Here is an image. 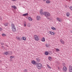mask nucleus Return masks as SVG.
Instances as JSON below:
<instances>
[{"mask_svg": "<svg viewBox=\"0 0 72 72\" xmlns=\"http://www.w3.org/2000/svg\"><path fill=\"white\" fill-rule=\"evenodd\" d=\"M43 15H45L47 18H48L50 16V14L49 13L47 12H43L42 13Z\"/></svg>", "mask_w": 72, "mask_h": 72, "instance_id": "1", "label": "nucleus"}, {"mask_svg": "<svg viewBox=\"0 0 72 72\" xmlns=\"http://www.w3.org/2000/svg\"><path fill=\"white\" fill-rule=\"evenodd\" d=\"M35 65L37 66V67L39 69H41L42 67V64L40 63L35 64Z\"/></svg>", "mask_w": 72, "mask_h": 72, "instance_id": "2", "label": "nucleus"}, {"mask_svg": "<svg viewBox=\"0 0 72 72\" xmlns=\"http://www.w3.org/2000/svg\"><path fill=\"white\" fill-rule=\"evenodd\" d=\"M11 26L12 27V31H13V32H15V31H16V29H15V27H14V24H12Z\"/></svg>", "mask_w": 72, "mask_h": 72, "instance_id": "3", "label": "nucleus"}, {"mask_svg": "<svg viewBox=\"0 0 72 72\" xmlns=\"http://www.w3.org/2000/svg\"><path fill=\"white\" fill-rule=\"evenodd\" d=\"M34 39L36 41H39V38L37 35H34Z\"/></svg>", "mask_w": 72, "mask_h": 72, "instance_id": "4", "label": "nucleus"}, {"mask_svg": "<svg viewBox=\"0 0 72 72\" xmlns=\"http://www.w3.org/2000/svg\"><path fill=\"white\" fill-rule=\"evenodd\" d=\"M67 67L65 66L63 68V70L64 72H66V71H67Z\"/></svg>", "mask_w": 72, "mask_h": 72, "instance_id": "5", "label": "nucleus"}, {"mask_svg": "<svg viewBox=\"0 0 72 72\" xmlns=\"http://www.w3.org/2000/svg\"><path fill=\"white\" fill-rule=\"evenodd\" d=\"M43 10H42V9H41V10H40V14L41 15H42V13H43L44 12H42V11Z\"/></svg>", "mask_w": 72, "mask_h": 72, "instance_id": "6", "label": "nucleus"}, {"mask_svg": "<svg viewBox=\"0 0 72 72\" xmlns=\"http://www.w3.org/2000/svg\"><path fill=\"white\" fill-rule=\"evenodd\" d=\"M40 17L39 16H37V19L38 20V21H39L40 20Z\"/></svg>", "mask_w": 72, "mask_h": 72, "instance_id": "7", "label": "nucleus"}, {"mask_svg": "<svg viewBox=\"0 0 72 72\" xmlns=\"http://www.w3.org/2000/svg\"><path fill=\"white\" fill-rule=\"evenodd\" d=\"M32 63L33 64H36V62H35V61L34 60H33L32 62Z\"/></svg>", "mask_w": 72, "mask_h": 72, "instance_id": "8", "label": "nucleus"}, {"mask_svg": "<svg viewBox=\"0 0 72 72\" xmlns=\"http://www.w3.org/2000/svg\"><path fill=\"white\" fill-rule=\"evenodd\" d=\"M46 3H47V4H49V3H51V1H50L49 0H48L46 1Z\"/></svg>", "mask_w": 72, "mask_h": 72, "instance_id": "9", "label": "nucleus"}, {"mask_svg": "<svg viewBox=\"0 0 72 72\" xmlns=\"http://www.w3.org/2000/svg\"><path fill=\"white\" fill-rule=\"evenodd\" d=\"M36 60L37 62H40V58H36Z\"/></svg>", "mask_w": 72, "mask_h": 72, "instance_id": "10", "label": "nucleus"}, {"mask_svg": "<svg viewBox=\"0 0 72 72\" xmlns=\"http://www.w3.org/2000/svg\"><path fill=\"white\" fill-rule=\"evenodd\" d=\"M60 41L62 44H64V41H63L62 39H60Z\"/></svg>", "mask_w": 72, "mask_h": 72, "instance_id": "11", "label": "nucleus"}, {"mask_svg": "<svg viewBox=\"0 0 72 72\" xmlns=\"http://www.w3.org/2000/svg\"><path fill=\"white\" fill-rule=\"evenodd\" d=\"M41 40L42 41H43V42H44V41H45V38L44 37H43V38L41 39Z\"/></svg>", "mask_w": 72, "mask_h": 72, "instance_id": "12", "label": "nucleus"}, {"mask_svg": "<svg viewBox=\"0 0 72 72\" xmlns=\"http://www.w3.org/2000/svg\"><path fill=\"white\" fill-rule=\"evenodd\" d=\"M28 19L29 21H32V18H31V17H28Z\"/></svg>", "mask_w": 72, "mask_h": 72, "instance_id": "13", "label": "nucleus"}, {"mask_svg": "<svg viewBox=\"0 0 72 72\" xmlns=\"http://www.w3.org/2000/svg\"><path fill=\"white\" fill-rule=\"evenodd\" d=\"M48 19V20H49V21H51V20H52V18H51V17H48V18H47Z\"/></svg>", "mask_w": 72, "mask_h": 72, "instance_id": "14", "label": "nucleus"}, {"mask_svg": "<svg viewBox=\"0 0 72 72\" xmlns=\"http://www.w3.org/2000/svg\"><path fill=\"white\" fill-rule=\"evenodd\" d=\"M49 32L51 35H54L55 33L51 31H50Z\"/></svg>", "mask_w": 72, "mask_h": 72, "instance_id": "15", "label": "nucleus"}, {"mask_svg": "<svg viewBox=\"0 0 72 72\" xmlns=\"http://www.w3.org/2000/svg\"><path fill=\"white\" fill-rule=\"evenodd\" d=\"M45 54L46 55H49V52L47 51H46L45 53Z\"/></svg>", "mask_w": 72, "mask_h": 72, "instance_id": "16", "label": "nucleus"}, {"mask_svg": "<svg viewBox=\"0 0 72 72\" xmlns=\"http://www.w3.org/2000/svg\"><path fill=\"white\" fill-rule=\"evenodd\" d=\"M12 7L13 8H14V9H17V7L15 6H12Z\"/></svg>", "mask_w": 72, "mask_h": 72, "instance_id": "17", "label": "nucleus"}, {"mask_svg": "<svg viewBox=\"0 0 72 72\" xmlns=\"http://www.w3.org/2000/svg\"><path fill=\"white\" fill-rule=\"evenodd\" d=\"M27 15H28V13L25 14H23L22 15V16H27Z\"/></svg>", "mask_w": 72, "mask_h": 72, "instance_id": "18", "label": "nucleus"}, {"mask_svg": "<svg viewBox=\"0 0 72 72\" xmlns=\"http://www.w3.org/2000/svg\"><path fill=\"white\" fill-rule=\"evenodd\" d=\"M66 15L68 17H69V15H70L69 13L67 12V13Z\"/></svg>", "mask_w": 72, "mask_h": 72, "instance_id": "19", "label": "nucleus"}, {"mask_svg": "<svg viewBox=\"0 0 72 72\" xmlns=\"http://www.w3.org/2000/svg\"><path fill=\"white\" fill-rule=\"evenodd\" d=\"M4 24L5 26H8V23H5Z\"/></svg>", "mask_w": 72, "mask_h": 72, "instance_id": "20", "label": "nucleus"}, {"mask_svg": "<svg viewBox=\"0 0 72 72\" xmlns=\"http://www.w3.org/2000/svg\"><path fill=\"white\" fill-rule=\"evenodd\" d=\"M56 19L58 21H59V22H60V19H59L58 17H57L56 18Z\"/></svg>", "mask_w": 72, "mask_h": 72, "instance_id": "21", "label": "nucleus"}, {"mask_svg": "<svg viewBox=\"0 0 72 72\" xmlns=\"http://www.w3.org/2000/svg\"><path fill=\"white\" fill-rule=\"evenodd\" d=\"M22 40H26V38L25 37H23L22 38Z\"/></svg>", "mask_w": 72, "mask_h": 72, "instance_id": "22", "label": "nucleus"}, {"mask_svg": "<svg viewBox=\"0 0 72 72\" xmlns=\"http://www.w3.org/2000/svg\"><path fill=\"white\" fill-rule=\"evenodd\" d=\"M47 66L48 68H50V69H51V67H50V66H49V65H48V64H47Z\"/></svg>", "mask_w": 72, "mask_h": 72, "instance_id": "23", "label": "nucleus"}, {"mask_svg": "<svg viewBox=\"0 0 72 72\" xmlns=\"http://www.w3.org/2000/svg\"><path fill=\"white\" fill-rule=\"evenodd\" d=\"M72 69V66L71 65L69 66V70Z\"/></svg>", "mask_w": 72, "mask_h": 72, "instance_id": "24", "label": "nucleus"}, {"mask_svg": "<svg viewBox=\"0 0 72 72\" xmlns=\"http://www.w3.org/2000/svg\"><path fill=\"white\" fill-rule=\"evenodd\" d=\"M48 59H49V60H51L52 58H51V57H48Z\"/></svg>", "mask_w": 72, "mask_h": 72, "instance_id": "25", "label": "nucleus"}, {"mask_svg": "<svg viewBox=\"0 0 72 72\" xmlns=\"http://www.w3.org/2000/svg\"><path fill=\"white\" fill-rule=\"evenodd\" d=\"M24 27H26L27 26V25H26V22H24Z\"/></svg>", "mask_w": 72, "mask_h": 72, "instance_id": "26", "label": "nucleus"}, {"mask_svg": "<svg viewBox=\"0 0 72 72\" xmlns=\"http://www.w3.org/2000/svg\"><path fill=\"white\" fill-rule=\"evenodd\" d=\"M4 54H5V55H7L8 54V52H5Z\"/></svg>", "mask_w": 72, "mask_h": 72, "instance_id": "27", "label": "nucleus"}, {"mask_svg": "<svg viewBox=\"0 0 72 72\" xmlns=\"http://www.w3.org/2000/svg\"><path fill=\"white\" fill-rule=\"evenodd\" d=\"M56 51H57V52H58V51H59V49L58 48H56Z\"/></svg>", "mask_w": 72, "mask_h": 72, "instance_id": "28", "label": "nucleus"}, {"mask_svg": "<svg viewBox=\"0 0 72 72\" xmlns=\"http://www.w3.org/2000/svg\"><path fill=\"white\" fill-rule=\"evenodd\" d=\"M24 72H27V69H25L24 70Z\"/></svg>", "mask_w": 72, "mask_h": 72, "instance_id": "29", "label": "nucleus"}, {"mask_svg": "<svg viewBox=\"0 0 72 72\" xmlns=\"http://www.w3.org/2000/svg\"><path fill=\"white\" fill-rule=\"evenodd\" d=\"M27 26L28 27H30V23H28V24Z\"/></svg>", "mask_w": 72, "mask_h": 72, "instance_id": "30", "label": "nucleus"}, {"mask_svg": "<svg viewBox=\"0 0 72 72\" xmlns=\"http://www.w3.org/2000/svg\"><path fill=\"white\" fill-rule=\"evenodd\" d=\"M51 29H52L53 30H55V28L54 27H51Z\"/></svg>", "mask_w": 72, "mask_h": 72, "instance_id": "31", "label": "nucleus"}, {"mask_svg": "<svg viewBox=\"0 0 72 72\" xmlns=\"http://www.w3.org/2000/svg\"><path fill=\"white\" fill-rule=\"evenodd\" d=\"M13 57H13V56H11L10 57V58H11V60H12V59H13Z\"/></svg>", "mask_w": 72, "mask_h": 72, "instance_id": "32", "label": "nucleus"}, {"mask_svg": "<svg viewBox=\"0 0 72 72\" xmlns=\"http://www.w3.org/2000/svg\"><path fill=\"white\" fill-rule=\"evenodd\" d=\"M69 9L71 10H72V6H70L69 7Z\"/></svg>", "mask_w": 72, "mask_h": 72, "instance_id": "33", "label": "nucleus"}, {"mask_svg": "<svg viewBox=\"0 0 72 72\" xmlns=\"http://www.w3.org/2000/svg\"><path fill=\"white\" fill-rule=\"evenodd\" d=\"M46 47H47V48L49 47V45H48V44H46Z\"/></svg>", "mask_w": 72, "mask_h": 72, "instance_id": "34", "label": "nucleus"}, {"mask_svg": "<svg viewBox=\"0 0 72 72\" xmlns=\"http://www.w3.org/2000/svg\"><path fill=\"white\" fill-rule=\"evenodd\" d=\"M5 35H6L5 34L3 33L2 34V36H5Z\"/></svg>", "mask_w": 72, "mask_h": 72, "instance_id": "35", "label": "nucleus"}, {"mask_svg": "<svg viewBox=\"0 0 72 72\" xmlns=\"http://www.w3.org/2000/svg\"><path fill=\"white\" fill-rule=\"evenodd\" d=\"M62 66H65V63H63L62 64Z\"/></svg>", "mask_w": 72, "mask_h": 72, "instance_id": "36", "label": "nucleus"}, {"mask_svg": "<svg viewBox=\"0 0 72 72\" xmlns=\"http://www.w3.org/2000/svg\"><path fill=\"white\" fill-rule=\"evenodd\" d=\"M1 45H4V43H3V42H1Z\"/></svg>", "mask_w": 72, "mask_h": 72, "instance_id": "37", "label": "nucleus"}, {"mask_svg": "<svg viewBox=\"0 0 72 72\" xmlns=\"http://www.w3.org/2000/svg\"><path fill=\"white\" fill-rule=\"evenodd\" d=\"M17 39L18 40H20V38H19V37L17 38Z\"/></svg>", "mask_w": 72, "mask_h": 72, "instance_id": "38", "label": "nucleus"}, {"mask_svg": "<svg viewBox=\"0 0 72 72\" xmlns=\"http://www.w3.org/2000/svg\"><path fill=\"white\" fill-rule=\"evenodd\" d=\"M69 71L70 72H72V69L69 70Z\"/></svg>", "mask_w": 72, "mask_h": 72, "instance_id": "39", "label": "nucleus"}, {"mask_svg": "<svg viewBox=\"0 0 72 72\" xmlns=\"http://www.w3.org/2000/svg\"><path fill=\"white\" fill-rule=\"evenodd\" d=\"M2 30H3L2 28H0V31H2Z\"/></svg>", "mask_w": 72, "mask_h": 72, "instance_id": "40", "label": "nucleus"}, {"mask_svg": "<svg viewBox=\"0 0 72 72\" xmlns=\"http://www.w3.org/2000/svg\"><path fill=\"white\" fill-rule=\"evenodd\" d=\"M1 48H3V49H4V46H1Z\"/></svg>", "mask_w": 72, "mask_h": 72, "instance_id": "41", "label": "nucleus"}, {"mask_svg": "<svg viewBox=\"0 0 72 72\" xmlns=\"http://www.w3.org/2000/svg\"><path fill=\"white\" fill-rule=\"evenodd\" d=\"M0 20H1V21H2V18H1V17H0Z\"/></svg>", "mask_w": 72, "mask_h": 72, "instance_id": "42", "label": "nucleus"}, {"mask_svg": "<svg viewBox=\"0 0 72 72\" xmlns=\"http://www.w3.org/2000/svg\"><path fill=\"white\" fill-rule=\"evenodd\" d=\"M58 70H60V67H58Z\"/></svg>", "mask_w": 72, "mask_h": 72, "instance_id": "43", "label": "nucleus"}, {"mask_svg": "<svg viewBox=\"0 0 72 72\" xmlns=\"http://www.w3.org/2000/svg\"><path fill=\"white\" fill-rule=\"evenodd\" d=\"M12 1H17V0H11Z\"/></svg>", "mask_w": 72, "mask_h": 72, "instance_id": "44", "label": "nucleus"}, {"mask_svg": "<svg viewBox=\"0 0 72 72\" xmlns=\"http://www.w3.org/2000/svg\"><path fill=\"white\" fill-rule=\"evenodd\" d=\"M10 53H11V54H12V51H11L10 52Z\"/></svg>", "mask_w": 72, "mask_h": 72, "instance_id": "45", "label": "nucleus"}, {"mask_svg": "<svg viewBox=\"0 0 72 72\" xmlns=\"http://www.w3.org/2000/svg\"><path fill=\"white\" fill-rule=\"evenodd\" d=\"M54 30H56V28H55V29Z\"/></svg>", "mask_w": 72, "mask_h": 72, "instance_id": "46", "label": "nucleus"}, {"mask_svg": "<svg viewBox=\"0 0 72 72\" xmlns=\"http://www.w3.org/2000/svg\"><path fill=\"white\" fill-rule=\"evenodd\" d=\"M46 0H43L44 1H46Z\"/></svg>", "mask_w": 72, "mask_h": 72, "instance_id": "47", "label": "nucleus"}, {"mask_svg": "<svg viewBox=\"0 0 72 72\" xmlns=\"http://www.w3.org/2000/svg\"><path fill=\"white\" fill-rule=\"evenodd\" d=\"M71 32L72 33V31H71Z\"/></svg>", "mask_w": 72, "mask_h": 72, "instance_id": "48", "label": "nucleus"}, {"mask_svg": "<svg viewBox=\"0 0 72 72\" xmlns=\"http://www.w3.org/2000/svg\"><path fill=\"white\" fill-rule=\"evenodd\" d=\"M0 62H1V60H0Z\"/></svg>", "mask_w": 72, "mask_h": 72, "instance_id": "49", "label": "nucleus"}, {"mask_svg": "<svg viewBox=\"0 0 72 72\" xmlns=\"http://www.w3.org/2000/svg\"><path fill=\"white\" fill-rule=\"evenodd\" d=\"M7 46V47H8V46Z\"/></svg>", "mask_w": 72, "mask_h": 72, "instance_id": "50", "label": "nucleus"}, {"mask_svg": "<svg viewBox=\"0 0 72 72\" xmlns=\"http://www.w3.org/2000/svg\"><path fill=\"white\" fill-rule=\"evenodd\" d=\"M60 64V63H58V64Z\"/></svg>", "mask_w": 72, "mask_h": 72, "instance_id": "51", "label": "nucleus"}, {"mask_svg": "<svg viewBox=\"0 0 72 72\" xmlns=\"http://www.w3.org/2000/svg\"><path fill=\"white\" fill-rule=\"evenodd\" d=\"M0 72H1V71H0Z\"/></svg>", "mask_w": 72, "mask_h": 72, "instance_id": "52", "label": "nucleus"}]
</instances>
